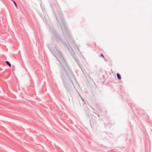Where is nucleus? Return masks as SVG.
Returning <instances> with one entry per match:
<instances>
[{"label":"nucleus","instance_id":"1","mask_svg":"<svg viewBox=\"0 0 152 152\" xmlns=\"http://www.w3.org/2000/svg\"><path fill=\"white\" fill-rule=\"evenodd\" d=\"M56 57V58L58 60V61L59 62L60 66L61 67V71L62 72L63 71H64L65 72H66L61 63L62 62L63 64H65L66 65H67L66 62L64 58H63V56L59 52L58 54V56H57Z\"/></svg>","mask_w":152,"mask_h":152},{"label":"nucleus","instance_id":"2","mask_svg":"<svg viewBox=\"0 0 152 152\" xmlns=\"http://www.w3.org/2000/svg\"><path fill=\"white\" fill-rule=\"evenodd\" d=\"M53 38H54L56 42H59L61 41V42L65 45L68 49L69 50L70 49L69 47L66 43V42L59 36L58 34L56 32H53Z\"/></svg>","mask_w":152,"mask_h":152},{"label":"nucleus","instance_id":"3","mask_svg":"<svg viewBox=\"0 0 152 152\" xmlns=\"http://www.w3.org/2000/svg\"><path fill=\"white\" fill-rule=\"evenodd\" d=\"M66 41L72 49L70 44L73 48H77V45L75 44V42L73 40L71 35L69 33L67 37Z\"/></svg>","mask_w":152,"mask_h":152},{"label":"nucleus","instance_id":"4","mask_svg":"<svg viewBox=\"0 0 152 152\" xmlns=\"http://www.w3.org/2000/svg\"><path fill=\"white\" fill-rule=\"evenodd\" d=\"M62 22L63 24V25L65 27V29H66V30H67V27H66V24L64 22V20H62Z\"/></svg>","mask_w":152,"mask_h":152},{"label":"nucleus","instance_id":"5","mask_svg":"<svg viewBox=\"0 0 152 152\" xmlns=\"http://www.w3.org/2000/svg\"><path fill=\"white\" fill-rule=\"evenodd\" d=\"M117 77L119 80H121V76L120 74L118 73L117 74Z\"/></svg>","mask_w":152,"mask_h":152},{"label":"nucleus","instance_id":"6","mask_svg":"<svg viewBox=\"0 0 152 152\" xmlns=\"http://www.w3.org/2000/svg\"><path fill=\"white\" fill-rule=\"evenodd\" d=\"M75 61H76V62L77 63V64H78V65L80 66V63H79V61L76 58H75Z\"/></svg>","mask_w":152,"mask_h":152},{"label":"nucleus","instance_id":"7","mask_svg":"<svg viewBox=\"0 0 152 152\" xmlns=\"http://www.w3.org/2000/svg\"><path fill=\"white\" fill-rule=\"evenodd\" d=\"M6 64L9 66H10V67H11V64L8 61H6Z\"/></svg>","mask_w":152,"mask_h":152},{"label":"nucleus","instance_id":"8","mask_svg":"<svg viewBox=\"0 0 152 152\" xmlns=\"http://www.w3.org/2000/svg\"><path fill=\"white\" fill-rule=\"evenodd\" d=\"M13 2L15 4V6H16V7L17 8H18V6H17V5L16 3V2H15V1H13Z\"/></svg>","mask_w":152,"mask_h":152},{"label":"nucleus","instance_id":"9","mask_svg":"<svg viewBox=\"0 0 152 152\" xmlns=\"http://www.w3.org/2000/svg\"><path fill=\"white\" fill-rule=\"evenodd\" d=\"M101 56L103 58H104V56L102 53L101 54Z\"/></svg>","mask_w":152,"mask_h":152},{"label":"nucleus","instance_id":"10","mask_svg":"<svg viewBox=\"0 0 152 152\" xmlns=\"http://www.w3.org/2000/svg\"><path fill=\"white\" fill-rule=\"evenodd\" d=\"M104 60L105 61H107V59H106L105 58H104Z\"/></svg>","mask_w":152,"mask_h":152}]
</instances>
